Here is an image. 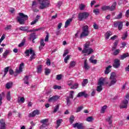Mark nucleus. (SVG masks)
<instances>
[{"mask_svg": "<svg viewBox=\"0 0 129 129\" xmlns=\"http://www.w3.org/2000/svg\"><path fill=\"white\" fill-rule=\"evenodd\" d=\"M37 2L39 5V9L41 10L47 9L50 6V1L49 0H37Z\"/></svg>", "mask_w": 129, "mask_h": 129, "instance_id": "f257e3e1", "label": "nucleus"}, {"mask_svg": "<svg viewBox=\"0 0 129 129\" xmlns=\"http://www.w3.org/2000/svg\"><path fill=\"white\" fill-rule=\"evenodd\" d=\"M19 16L17 17V21L20 25H24L25 21L28 20V16L24 15V13H19Z\"/></svg>", "mask_w": 129, "mask_h": 129, "instance_id": "f03ea898", "label": "nucleus"}, {"mask_svg": "<svg viewBox=\"0 0 129 129\" xmlns=\"http://www.w3.org/2000/svg\"><path fill=\"white\" fill-rule=\"evenodd\" d=\"M106 78H101L98 83V86L97 87V91L98 92H100L102 91V86L104 85V82H105Z\"/></svg>", "mask_w": 129, "mask_h": 129, "instance_id": "7ed1b4c3", "label": "nucleus"}, {"mask_svg": "<svg viewBox=\"0 0 129 129\" xmlns=\"http://www.w3.org/2000/svg\"><path fill=\"white\" fill-rule=\"evenodd\" d=\"M25 54H26L27 56H30V61L34 60V59L36 58V54H35V52H34V50H32V49H27L25 51Z\"/></svg>", "mask_w": 129, "mask_h": 129, "instance_id": "20e7f679", "label": "nucleus"}, {"mask_svg": "<svg viewBox=\"0 0 129 129\" xmlns=\"http://www.w3.org/2000/svg\"><path fill=\"white\" fill-rule=\"evenodd\" d=\"M110 83L109 84V86L114 85L116 83V74L115 73H112L109 78Z\"/></svg>", "mask_w": 129, "mask_h": 129, "instance_id": "39448f33", "label": "nucleus"}, {"mask_svg": "<svg viewBox=\"0 0 129 129\" xmlns=\"http://www.w3.org/2000/svg\"><path fill=\"white\" fill-rule=\"evenodd\" d=\"M88 34H89V31H88V26L86 25L83 27V32L81 34V37H86V36H88Z\"/></svg>", "mask_w": 129, "mask_h": 129, "instance_id": "423d86ee", "label": "nucleus"}, {"mask_svg": "<svg viewBox=\"0 0 129 129\" xmlns=\"http://www.w3.org/2000/svg\"><path fill=\"white\" fill-rule=\"evenodd\" d=\"M89 14L87 12H84L80 13L79 15V20L80 21H82L84 19H87V17H89Z\"/></svg>", "mask_w": 129, "mask_h": 129, "instance_id": "0eeeda50", "label": "nucleus"}, {"mask_svg": "<svg viewBox=\"0 0 129 129\" xmlns=\"http://www.w3.org/2000/svg\"><path fill=\"white\" fill-rule=\"evenodd\" d=\"M122 24V22H114L113 23V28H116V27H118V30L120 31V30L122 29V27L123 26Z\"/></svg>", "mask_w": 129, "mask_h": 129, "instance_id": "6e6552de", "label": "nucleus"}, {"mask_svg": "<svg viewBox=\"0 0 129 129\" xmlns=\"http://www.w3.org/2000/svg\"><path fill=\"white\" fill-rule=\"evenodd\" d=\"M94 50L92 49L91 48H86V49H83L82 52L83 54H85V55H90L92 53H93Z\"/></svg>", "mask_w": 129, "mask_h": 129, "instance_id": "1a4fd4ad", "label": "nucleus"}, {"mask_svg": "<svg viewBox=\"0 0 129 129\" xmlns=\"http://www.w3.org/2000/svg\"><path fill=\"white\" fill-rule=\"evenodd\" d=\"M40 114V111L39 110H34L32 113L29 114V117H34L36 115H39Z\"/></svg>", "mask_w": 129, "mask_h": 129, "instance_id": "9d476101", "label": "nucleus"}, {"mask_svg": "<svg viewBox=\"0 0 129 129\" xmlns=\"http://www.w3.org/2000/svg\"><path fill=\"white\" fill-rule=\"evenodd\" d=\"M127 103H128V101L127 100H124L120 105V108H126Z\"/></svg>", "mask_w": 129, "mask_h": 129, "instance_id": "9b49d317", "label": "nucleus"}, {"mask_svg": "<svg viewBox=\"0 0 129 129\" xmlns=\"http://www.w3.org/2000/svg\"><path fill=\"white\" fill-rule=\"evenodd\" d=\"M59 98H60L59 96H53L48 99V101L49 102H55V101H57Z\"/></svg>", "mask_w": 129, "mask_h": 129, "instance_id": "f8f14e48", "label": "nucleus"}, {"mask_svg": "<svg viewBox=\"0 0 129 129\" xmlns=\"http://www.w3.org/2000/svg\"><path fill=\"white\" fill-rule=\"evenodd\" d=\"M119 62H120L119 59H115L114 63L113 64L114 68H118L119 66L120 65Z\"/></svg>", "mask_w": 129, "mask_h": 129, "instance_id": "ddd939ff", "label": "nucleus"}, {"mask_svg": "<svg viewBox=\"0 0 129 129\" xmlns=\"http://www.w3.org/2000/svg\"><path fill=\"white\" fill-rule=\"evenodd\" d=\"M81 96H84L85 97H87V96H88V95L86 94V91L81 92L78 93L77 95V97H81Z\"/></svg>", "mask_w": 129, "mask_h": 129, "instance_id": "4468645a", "label": "nucleus"}, {"mask_svg": "<svg viewBox=\"0 0 129 129\" xmlns=\"http://www.w3.org/2000/svg\"><path fill=\"white\" fill-rule=\"evenodd\" d=\"M71 22H72V18L68 19L65 22L64 28H68L70 26Z\"/></svg>", "mask_w": 129, "mask_h": 129, "instance_id": "2eb2a0df", "label": "nucleus"}, {"mask_svg": "<svg viewBox=\"0 0 129 129\" xmlns=\"http://www.w3.org/2000/svg\"><path fill=\"white\" fill-rule=\"evenodd\" d=\"M1 126L0 129H6V122L4 119L0 120Z\"/></svg>", "mask_w": 129, "mask_h": 129, "instance_id": "dca6fc26", "label": "nucleus"}, {"mask_svg": "<svg viewBox=\"0 0 129 129\" xmlns=\"http://www.w3.org/2000/svg\"><path fill=\"white\" fill-rule=\"evenodd\" d=\"M112 35V32L110 31H107L105 34V38L106 39V40H108V39H109V37L110 36Z\"/></svg>", "mask_w": 129, "mask_h": 129, "instance_id": "f3484780", "label": "nucleus"}, {"mask_svg": "<svg viewBox=\"0 0 129 129\" xmlns=\"http://www.w3.org/2000/svg\"><path fill=\"white\" fill-rule=\"evenodd\" d=\"M23 68H24V63H22L20 64V67H19V69L16 70V73H21V72H22Z\"/></svg>", "mask_w": 129, "mask_h": 129, "instance_id": "a211bd4d", "label": "nucleus"}, {"mask_svg": "<svg viewBox=\"0 0 129 129\" xmlns=\"http://www.w3.org/2000/svg\"><path fill=\"white\" fill-rule=\"evenodd\" d=\"M73 127H77L78 129H82V123H76L73 124Z\"/></svg>", "mask_w": 129, "mask_h": 129, "instance_id": "6ab92c4d", "label": "nucleus"}, {"mask_svg": "<svg viewBox=\"0 0 129 129\" xmlns=\"http://www.w3.org/2000/svg\"><path fill=\"white\" fill-rule=\"evenodd\" d=\"M40 19V16H39V15H37L36 16V19H35L34 20H33L30 24V25H31V26H33L34 25H35V24H36L39 20Z\"/></svg>", "mask_w": 129, "mask_h": 129, "instance_id": "aec40b11", "label": "nucleus"}, {"mask_svg": "<svg viewBox=\"0 0 129 129\" xmlns=\"http://www.w3.org/2000/svg\"><path fill=\"white\" fill-rule=\"evenodd\" d=\"M45 42H44V39H41L39 49L41 50L42 49H43V47L45 46Z\"/></svg>", "mask_w": 129, "mask_h": 129, "instance_id": "412c9836", "label": "nucleus"}, {"mask_svg": "<svg viewBox=\"0 0 129 129\" xmlns=\"http://www.w3.org/2000/svg\"><path fill=\"white\" fill-rule=\"evenodd\" d=\"M30 81V78L29 76H25L24 78V82L25 84L29 85V82Z\"/></svg>", "mask_w": 129, "mask_h": 129, "instance_id": "4be33fe9", "label": "nucleus"}, {"mask_svg": "<svg viewBox=\"0 0 129 129\" xmlns=\"http://www.w3.org/2000/svg\"><path fill=\"white\" fill-rule=\"evenodd\" d=\"M11 52L12 51H11L10 50H6L3 54L4 58H7L8 55H9V54H10Z\"/></svg>", "mask_w": 129, "mask_h": 129, "instance_id": "5701e85b", "label": "nucleus"}, {"mask_svg": "<svg viewBox=\"0 0 129 129\" xmlns=\"http://www.w3.org/2000/svg\"><path fill=\"white\" fill-rule=\"evenodd\" d=\"M41 123H42L43 124L40 126V128H43V126H44V124H45V123L48 122V119H44L41 120H40Z\"/></svg>", "mask_w": 129, "mask_h": 129, "instance_id": "b1692460", "label": "nucleus"}, {"mask_svg": "<svg viewBox=\"0 0 129 129\" xmlns=\"http://www.w3.org/2000/svg\"><path fill=\"white\" fill-rule=\"evenodd\" d=\"M126 57H129L128 53H123L122 55H120V59L121 60H123V59H125Z\"/></svg>", "mask_w": 129, "mask_h": 129, "instance_id": "393cba45", "label": "nucleus"}, {"mask_svg": "<svg viewBox=\"0 0 129 129\" xmlns=\"http://www.w3.org/2000/svg\"><path fill=\"white\" fill-rule=\"evenodd\" d=\"M79 87V84L77 83H75L72 86H71V89H77Z\"/></svg>", "mask_w": 129, "mask_h": 129, "instance_id": "a878e982", "label": "nucleus"}, {"mask_svg": "<svg viewBox=\"0 0 129 129\" xmlns=\"http://www.w3.org/2000/svg\"><path fill=\"white\" fill-rule=\"evenodd\" d=\"M36 38L37 36H36V34L35 33H32L30 35L29 39L30 40L32 39V42H34V40H35V39H36Z\"/></svg>", "mask_w": 129, "mask_h": 129, "instance_id": "bb28decb", "label": "nucleus"}, {"mask_svg": "<svg viewBox=\"0 0 129 129\" xmlns=\"http://www.w3.org/2000/svg\"><path fill=\"white\" fill-rule=\"evenodd\" d=\"M75 65H76V61H71L70 63L69 68H73V67H75Z\"/></svg>", "mask_w": 129, "mask_h": 129, "instance_id": "cd10ccee", "label": "nucleus"}, {"mask_svg": "<svg viewBox=\"0 0 129 129\" xmlns=\"http://www.w3.org/2000/svg\"><path fill=\"white\" fill-rule=\"evenodd\" d=\"M116 7V3L115 2L112 5V6H111V7H110V9L109 10H110L111 11H112L115 9Z\"/></svg>", "mask_w": 129, "mask_h": 129, "instance_id": "c85d7f7f", "label": "nucleus"}, {"mask_svg": "<svg viewBox=\"0 0 129 129\" xmlns=\"http://www.w3.org/2000/svg\"><path fill=\"white\" fill-rule=\"evenodd\" d=\"M110 68H111V66H109L108 67L106 68V70L105 71V74H108L111 70H110Z\"/></svg>", "mask_w": 129, "mask_h": 129, "instance_id": "c756f323", "label": "nucleus"}, {"mask_svg": "<svg viewBox=\"0 0 129 129\" xmlns=\"http://www.w3.org/2000/svg\"><path fill=\"white\" fill-rule=\"evenodd\" d=\"M106 121L109 123V124H111V123H112V116L108 117Z\"/></svg>", "mask_w": 129, "mask_h": 129, "instance_id": "7c9ffc66", "label": "nucleus"}, {"mask_svg": "<svg viewBox=\"0 0 129 129\" xmlns=\"http://www.w3.org/2000/svg\"><path fill=\"white\" fill-rule=\"evenodd\" d=\"M84 68L85 70H88V69L90 68V67H89V66L87 63V62H86V60H85L84 61Z\"/></svg>", "mask_w": 129, "mask_h": 129, "instance_id": "2f4dec72", "label": "nucleus"}, {"mask_svg": "<svg viewBox=\"0 0 129 129\" xmlns=\"http://www.w3.org/2000/svg\"><path fill=\"white\" fill-rule=\"evenodd\" d=\"M67 84L69 86H72L74 84V81L72 80H69L67 82Z\"/></svg>", "mask_w": 129, "mask_h": 129, "instance_id": "473e14b6", "label": "nucleus"}, {"mask_svg": "<svg viewBox=\"0 0 129 129\" xmlns=\"http://www.w3.org/2000/svg\"><path fill=\"white\" fill-rule=\"evenodd\" d=\"M12 86H13V82H12L6 84V88H7L8 89H10V88H11Z\"/></svg>", "mask_w": 129, "mask_h": 129, "instance_id": "72a5a7b5", "label": "nucleus"}, {"mask_svg": "<svg viewBox=\"0 0 129 129\" xmlns=\"http://www.w3.org/2000/svg\"><path fill=\"white\" fill-rule=\"evenodd\" d=\"M106 108H107V106L104 105L103 107H102V108L101 109V113H104L105 112V110H106Z\"/></svg>", "mask_w": 129, "mask_h": 129, "instance_id": "f704fd0d", "label": "nucleus"}, {"mask_svg": "<svg viewBox=\"0 0 129 129\" xmlns=\"http://www.w3.org/2000/svg\"><path fill=\"white\" fill-rule=\"evenodd\" d=\"M89 46H90V42H87L84 45V49H88L89 48Z\"/></svg>", "mask_w": 129, "mask_h": 129, "instance_id": "c9c22d12", "label": "nucleus"}, {"mask_svg": "<svg viewBox=\"0 0 129 129\" xmlns=\"http://www.w3.org/2000/svg\"><path fill=\"white\" fill-rule=\"evenodd\" d=\"M18 102H21V103H24L25 102V98L23 97H18Z\"/></svg>", "mask_w": 129, "mask_h": 129, "instance_id": "e433bc0d", "label": "nucleus"}, {"mask_svg": "<svg viewBox=\"0 0 129 129\" xmlns=\"http://www.w3.org/2000/svg\"><path fill=\"white\" fill-rule=\"evenodd\" d=\"M62 121H63L62 119H58L56 121V124H57L56 128H57L58 126H60V125L61 123L62 122Z\"/></svg>", "mask_w": 129, "mask_h": 129, "instance_id": "4c0bfd02", "label": "nucleus"}, {"mask_svg": "<svg viewBox=\"0 0 129 129\" xmlns=\"http://www.w3.org/2000/svg\"><path fill=\"white\" fill-rule=\"evenodd\" d=\"M86 120L88 121V122H91L94 120V118H93L92 116H90L86 118Z\"/></svg>", "mask_w": 129, "mask_h": 129, "instance_id": "58836bf2", "label": "nucleus"}, {"mask_svg": "<svg viewBox=\"0 0 129 129\" xmlns=\"http://www.w3.org/2000/svg\"><path fill=\"white\" fill-rule=\"evenodd\" d=\"M20 30H21V31H28V30H29V27L28 26L21 27H20Z\"/></svg>", "mask_w": 129, "mask_h": 129, "instance_id": "ea45409f", "label": "nucleus"}, {"mask_svg": "<svg viewBox=\"0 0 129 129\" xmlns=\"http://www.w3.org/2000/svg\"><path fill=\"white\" fill-rule=\"evenodd\" d=\"M87 83H88V80L85 79L83 80V82L82 83V85L83 87L86 86Z\"/></svg>", "mask_w": 129, "mask_h": 129, "instance_id": "a19ab883", "label": "nucleus"}, {"mask_svg": "<svg viewBox=\"0 0 129 129\" xmlns=\"http://www.w3.org/2000/svg\"><path fill=\"white\" fill-rule=\"evenodd\" d=\"M37 72L38 74L42 73V66H39L37 67Z\"/></svg>", "mask_w": 129, "mask_h": 129, "instance_id": "79ce46f5", "label": "nucleus"}, {"mask_svg": "<svg viewBox=\"0 0 129 129\" xmlns=\"http://www.w3.org/2000/svg\"><path fill=\"white\" fill-rule=\"evenodd\" d=\"M37 6H38V3L36 1H33L32 2V9H35V8H37Z\"/></svg>", "mask_w": 129, "mask_h": 129, "instance_id": "37998d69", "label": "nucleus"}, {"mask_svg": "<svg viewBox=\"0 0 129 129\" xmlns=\"http://www.w3.org/2000/svg\"><path fill=\"white\" fill-rule=\"evenodd\" d=\"M50 73H51V70H50L49 69H45L44 73L45 75H49V74H50Z\"/></svg>", "mask_w": 129, "mask_h": 129, "instance_id": "c03bdc74", "label": "nucleus"}, {"mask_svg": "<svg viewBox=\"0 0 129 129\" xmlns=\"http://www.w3.org/2000/svg\"><path fill=\"white\" fill-rule=\"evenodd\" d=\"M70 57H71V55H68L64 59V62H65L66 63H68V60L70 59Z\"/></svg>", "mask_w": 129, "mask_h": 129, "instance_id": "a18cd8bd", "label": "nucleus"}, {"mask_svg": "<svg viewBox=\"0 0 129 129\" xmlns=\"http://www.w3.org/2000/svg\"><path fill=\"white\" fill-rule=\"evenodd\" d=\"M101 9L102 11H107V10H109V9H110V7L104 6H103Z\"/></svg>", "mask_w": 129, "mask_h": 129, "instance_id": "49530a36", "label": "nucleus"}, {"mask_svg": "<svg viewBox=\"0 0 129 129\" xmlns=\"http://www.w3.org/2000/svg\"><path fill=\"white\" fill-rule=\"evenodd\" d=\"M70 123L72 124L73 123V122H74V116L72 115L70 117Z\"/></svg>", "mask_w": 129, "mask_h": 129, "instance_id": "de8ad7c7", "label": "nucleus"}, {"mask_svg": "<svg viewBox=\"0 0 129 129\" xmlns=\"http://www.w3.org/2000/svg\"><path fill=\"white\" fill-rule=\"evenodd\" d=\"M6 97H7V99L8 100H9V101L11 100V92H8L7 93Z\"/></svg>", "mask_w": 129, "mask_h": 129, "instance_id": "09e8293b", "label": "nucleus"}, {"mask_svg": "<svg viewBox=\"0 0 129 129\" xmlns=\"http://www.w3.org/2000/svg\"><path fill=\"white\" fill-rule=\"evenodd\" d=\"M119 52H120V50H119V49H116L113 52V55H118V54H119Z\"/></svg>", "mask_w": 129, "mask_h": 129, "instance_id": "8fccbe9b", "label": "nucleus"}, {"mask_svg": "<svg viewBox=\"0 0 129 129\" xmlns=\"http://www.w3.org/2000/svg\"><path fill=\"white\" fill-rule=\"evenodd\" d=\"M83 109V106H81L80 107H78L76 109V112H80V111Z\"/></svg>", "mask_w": 129, "mask_h": 129, "instance_id": "3c124183", "label": "nucleus"}, {"mask_svg": "<svg viewBox=\"0 0 129 129\" xmlns=\"http://www.w3.org/2000/svg\"><path fill=\"white\" fill-rule=\"evenodd\" d=\"M121 18H122V13H120L117 16V17L115 18V19H116L117 20H118L119 19H121Z\"/></svg>", "mask_w": 129, "mask_h": 129, "instance_id": "603ef678", "label": "nucleus"}, {"mask_svg": "<svg viewBox=\"0 0 129 129\" xmlns=\"http://www.w3.org/2000/svg\"><path fill=\"white\" fill-rule=\"evenodd\" d=\"M4 76H6V75H7V74H8V72H9V67H7L4 69Z\"/></svg>", "mask_w": 129, "mask_h": 129, "instance_id": "864d4df0", "label": "nucleus"}, {"mask_svg": "<svg viewBox=\"0 0 129 129\" xmlns=\"http://www.w3.org/2000/svg\"><path fill=\"white\" fill-rule=\"evenodd\" d=\"M67 104L68 106H69L70 104H71V102L70 101V99H69V97H67Z\"/></svg>", "mask_w": 129, "mask_h": 129, "instance_id": "5fc2aeb1", "label": "nucleus"}, {"mask_svg": "<svg viewBox=\"0 0 129 129\" xmlns=\"http://www.w3.org/2000/svg\"><path fill=\"white\" fill-rule=\"evenodd\" d=\"M93 13H94L96 15H98L99 14V9H95L93 10Z\"/></svg>", "mask_w": 129, "mask_h": 129, "instance_id": "6e6d98bb", "label": "nucleus"}, {"mask_svg": "<svg viewBox=\"0 0 129 129\" xmlns=\"http://www.w3.org/2000/svg\"><path fill=\"white\" fill-rule=\"evenodd\" d=\"M59 109V105H56L54 107V109L53 110V112L55 113L56 111H58Z\"/></svg>", "mask_w": 129, "mask_h": 129, "instance_id": "4d7b16f0", "label": "nucleus"}, {"mask_svg": "<svg viewBox=\"0 0 129 129\" xmlns=\"http://www.w3.org/2000/svg\"><path fill=\"white\" fill-rule=\"evenodd\" d=\"M6 38V35L3 34L0 39V44L2 43V42H3V41H4V40H5V38Z\"/></svg>", "mask_w": 129, "mask_h": 129, "instance_id": "13d9d810", "label": "nucleus"}, {"mask_svg": "<svg viewBox=\"0 0 129 129\" xmlns=\"http://www.w3.org/2000/svg\"><path fill=\"white\" fill-rule=\"evenodd\" d=\"M85 8V5L83 4H81L80 5V10H81V11L84 10Z\"/></svg>", "mask_w": 129, "mask_h": 129, "instance_id": "bf43d9fd", "label": "nucleus"}, {"mask_svg": "<svg viewBox=\"0 0 129 129\" xmlns=\"http://www.w3.org/2000/svg\"><path fill=\"white\" fill-rule=\"evenodd\" d=\"M62 79V75H58L56 76V80H61Z\"/></svg>", "mask_w": 129, "mask_h": 129, "instance_id": "052dcab7", "label": "nucleus"}, {"mask_svg": "<svg viewBox=\"0 0 129 129\" xmlns=\"http://www.w3.org/2000/svg\"><path fill=\"white\" fill-rule=\"evenodd\" d=\"M74 91H71L70 92V98H72V99H73V95H74Z\"/></svg>", "mask_w": 129, "mask_h": 129, "instance_id": "680f3d73", "label": "nucleus"}, {"mask_svg": "<svg viewBox=\"0 0 129 129\" xmlns=\"http://www.w3.org/2000/svg\"><path fill=\"white\" fill-rule=\"evenodd\" d=\"M127 37V33H125L121 37L122 40H124L125 39H126Z\"/></svg>", "mask_w": 129, "mask_h": 129, "instance_id": "e2e57ef3", "label": "nucleus"}, {"mask_svg": "<svg viewBox=\"0 0 129 129\" xmlns=\"http://www.w3.org/2000/svg\"><path fill=\"white\" fill-rule=\"evenodd\" d=\"M93 28L95 30H98V25H97V24H96V23H94L93 24Z\"/></svg>", "mask_w": 129, "mask_h": 129, "instance_id": "0e129e2a", "label": "nucleus"}, {"mask_svg": "<svg viewBox=\"0 0 129 129\" xmlns=\"http://www.w3.org/2000/svg\"><path fill=\"white\" fill-rule=\"evenodd\" d=\"M25 45V40H23L21 43L18 45L19 47H23V45Z\"/></svg>", "mask_w": 129, "mask_h": 129, "instance_id": "69168bd1", "label": "nucleus"}, {"mask_svg": "<svg viewBox=\"0 0 129 129\" xmlns=\"http://www.w3.org/2000/svg\"><path fill=\"white\" fill-rule=\"evenodd\" d=\"M53 89H61V86L55 85L53 86Z\"/></svg>", "mask_w": 129, "mask_h": 129, "instance_id": "338daca9", "label": "nucleus"}, {"mask_svg": "<svg viewBox=\"0 0 129 129\" xmlns=\"http://www.w3.org/2000/svg\"><path fill=\"white\" fill-rule=\"evenodd\" d=\"M116 46H117V41H115L114 43V46L112 47V50L116 48Z\"/></svg>", "mask_w": 129, "mask_h": 129, "instance_id": "774afa93", "label": "nucleus"}]
</instances>
